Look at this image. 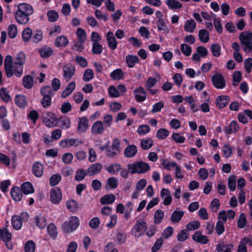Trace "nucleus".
I'll return each mask as SVG.
<instances>
[{
  "instance_id": "f257e3e1",
  "label": "nucleus",
  "mask_w": 252,
  "mask_h": 252,
  "mask_svg": "<svg viewBox=\"0 0 252 252\" xmlns=\"http://www.w3.org/2000/svg\"><path fill=\"white\" fill-rule=\"evenodd\" d=\"M241 47L245 53L248 54L252 51V32H244L239 36Z\"/></svg>"
},
{
  "instance_id": "f03ea898",
  "label": "nucleus",
  "mask_w": 252,
  "mask_h": 252,
  "mask_svg": "<svg viewBox=\"0 0 252 252\" xmlns=\"http://www.w3.org/2000/svg\"><path fill=\"white\" fill-rule=\"evenodd\" d=\"M40 94L42 96L41 104L44 108L49 107L52 104V96L54 95L53 91L49 86H45L40 89Z\"/></svg>"
},
{
  "instance_id": "7ed1b4c3",
  "label": "nucleus",
  "mask_w": 252,
  "mask_h": 252,
  "mask_svg": "<svg viewBox=\"0 0 252 252\" xmlns=\"http://www.w3.org/2000/svg\"><path fill=\"white\" fill-rule=\"evenodd\" d=\"M25 60L26 56L23 52H20L17 54L14 63H13L14 75L16 76L20 77L22 76Z\"/></svg>"
},
{
  "instance_id": "20e7f679",
  "label": "nucleus",
  "mask_w": 252,
  "mask_h": 252,
  "mask_svg": "<svg viewBox=\"0 0 252 252\" xmlns=\"http://www.w3.org/2000/svg\"><path fill=\"white\" fill-rule=\"evenodd\" d=\"M128 171L131 174L144 173L150 169V166L147 163L142 161L135 162L127 165Z\"/></svg>"
},
{
  "instance_id": "39448f33",
  "label": "nucleus",
  "mask_w": 252,
  "mask_h": 252,
  "mask_svg": "<svg viewBox=\"0 0 252 252\" xmlns=\"http://www.w3.org/2000/svg\"><path fill=\"white\" fill-rule=\"evenodd\" d=\"M121 151L120 140L115 138L112 142V145L108 148L106 151V155L107 157L114 158Z\"/></svg>"
},
{
  "instance_id": "423d86ee",
  "label": "nucleus",
  "mask_w": 252,
  "mask_h": 252,
  "mask_svg": "<svg viewBox=\"0 0 252 252\" xmlns=\"http://www.w3.org/2000/svg\"><path fill=\"white\" fill-rule=\"evenodd\" d=\"M43 124L49 127H55L57 126L58 120L55 114L51 112H46L42 115Z\"/></svg>"
},
{
  "instance_id": "0eeeda50",
  "label": "nucleus",
  "mask_w": 252,
  "mask_h": 252,
  "mask_svg": "<svg viewBox=\"0 0 252 252\" xmlns=\"http://www.w3.org/2000/svg\"><path fill=\"white\" fill-rule=\"evenodd\" d=\"M11 238L12 234L7 227H4L0 229V239L5 243L6 247L9 250H11L13 248V244L11 242Z\"/></svg>"
},
{
  "instance_id": "6e6552de",
  "label": "nucleus",
  "mask_w": 252,
  "mask_h": 252,
  "mask_svg": "<svg viewBox=\"0 0 252 252\" xmlns=\"http://www.w3.org/2000/svg\"><path fill=\"white\" fill-rule=\"evenodd\" d=\"M211 79L213 85L218 89H222L226 86L225 80L220 73H216Z\"/></svg>"
},
{
  "instance_id": "1a4fd4ad",
  "label": "nucleus",
  "mask_w": 252,
  "mask_h": 252,
  "mask_svg": "<svg viewBox=\"0 0 252 252\" xmlns=\"http://www.w3.org/2000/svg\"><path fill=\"white\" fill-rule=\"evenodd\" d=\"M83 143V141L82 140L69 138L61 140L59 145L62 148H67L72 146L78 147Z\"/></svg>"
},
{
  "instance_id": "9d476101",
  "label": "nucleus",
  "mask_w": 252,
  "mask_h": 252,
  "mask_svg": "<svg viewBox=\"0 0 252 252\" xmlns=\"http://www.w3.org/2000/svg\"><path fill=\"white\" fill-rule=\"evenodd\" d=\"M12 57L10 55H7L4 60V68L7 77H11L14 74V68L13 67L12 64Z\"/></svg>"
},
{
  "instance_id": "9b49d317",
  "label": "nucleus",
  "mask_w": 252,
  "mask_h": 252,
  "mask_svg": "<svg viewBox=\"0 0 252 252\" xmlns=\"http://www.w3.org/2000/svg\"><path fill=\"white\" fill-rule=\"evenodd\" d=\"M63 72L64 78L68 81L75 74V67L71 64L64 65L63 67Z\"/></svg>"
},
{
  "instance_id": "f8f14e48",
  "label": "nucleus",
  "mask_w": 252,
  "mask_h": 252,
  "mask_svg": "<svg viewBox=\"0 0 252 252\" xmlns=\"http://www.w3.org/2000/svg\"><path fill=\"white\" fill-rule=\"evenodd\" d=\"M62 194L59 188H54L50 191V199L54 204H58L61 200Z\"/></svg>"
},
{
  "instance_id": "ddd939ff",
  "label": "nucleus",
  "mask_w": 252,
  "mask_h": 252,
  "mask_svg": "<svg viewBox=\"0 0 252 252\" xmlns=\"http://www.w3.org/2000/svg\"><path fill=\"white\" fill-rule=\"evenodd\" d=\"M146 223L145 221L139 222L132 229V233L135 236L139 237L146 231Z\"/></svg>"
},
{
  "instance_id": "4468645a",
  "label": "nucleus",
  "mask_w": 252,
  "mask_h": 252,
  "mask_svg": "<svg viewBox=\"0 0 252 252\" xmlns=\"http://www.w3.org/2000/svg\"><path fill=\"white\" fill-rule=\"evenodd\" d=\"M133 93L136 101L141 102L146 99V93L143 88L141 87L137 88L134 90Z\"/></svg>"
},
{
  "instance_id": "2eb2a0df",
  "label": "nucleus",
  "mask_w": 252,
  "mask_h": 252,
  "mask_svg": "<svg viewBox=\"0 0 252 252\" xmlns=\"http://www.w3.org/2000/svg\"><path fill=\"white\" fill-rule=\"evenodd\" d=\"M105 129V126L101 121H97L94 123L91 128L92 133L94 135L101 134Z\"/></svg>"
},
{
  "instance_id": "dca6fc26",
  "label": "nucleus",
  "mask_w": 252,
  "mask_h": 252,
  "mask_svg": "<svg viewBox=\"0 0 252 252\" xmlns=\"http://www.w3.org/2000/svg\"><path fill=\"white\" fill-rule=\"evenodd\" d=\"M247 244L252 246V239L248 237H244L239 242L238 252H247Z\"/></svg>"
},
{
  "instance_id": "f3484780",
  "label": "nucleus",
  "mask_w": 252,
  "mask_h": 252,
  "mask_svg": "<svg viewBox=\"0 0 252 252\" xmlns=\"http://www.w3.org/2000/svg\"><path fill=\"white\" fill-rule=\"evenodd\" d=\"M102 168V165L99 163H95L90 166L87 169V175L92 176L100 173Z\"/></svg>"
},
{
  "instance_id": "a211bd4d",
  "label": "nucleus",
  "mask_w": 252,
  "mask_h": 252,
  "mask_svg": "<svg viewBox=\"0 0 252 252\" xmlns=\"http://www.w3.org/2000/svg\"><path fill=\"white\" fill-rule=\"evenodd\" d=\"M17 11L23 14H26L27 15L30 16L33 13V9L32 6L26 3H22L18 5Z\"/></svg>"
},
{
  "instance_id": "6ab92c4d",
  "label": "nucleus",
  "mask_w": 252,
  "mask_h": 252,
  "mask_svg": "<svg viewBox=\"0 0 252 252\" xmlns=\"http://www.w3.org/2000/svg\"><path fill=\"white\" fill-rule=\"evenodd\" d=\"M88 123V119L86 117H82L79 119L77 127L78 133L81 134L86 132L89 126Z\"/></svg>"
},
{
  "instance_id": "aec40b11",
  "label": "nucleus",
  "mask_w": 252,
  "mask_h": 252,
  "mask_svg": "<svg viewBox=\"0 0 252 252\" xmlns=\"http://www.w3.org/2000/svg\"><path fill=\"white\" fill-rule=\"evenodd\" d=\"M32 172L37 178H40L43 174V166L39 161L34 162L32 166Z\"/></svg>"
},
{
  "instance_id": "412c9836",
  "label": "nucleus",
  "mask_w": 252,
  "mask_h": 252,
  "mask_svg": "<svg viewBox=\"0 0 252 252\" xmlns=\"http://www.w3.org/2000/svg\"><path fill=\"white\" fill-rule=\"evenodd\" d=\"M229 100V96L227 95H220L216 98V106L220 109L223 108L227 105Z\"/></svg>"
},
{
  "instance_id": "4be33fe9",
  "label": "nucleus",
  "mask_w": 252,
  "mask_h": 252,
  "mask_svg": "<svg viewBox=\"0 0 252 252\" xmlns=\"http://www.w3.org/2000/svg\"><path fill=\"white\" fill-rule=\"evenodd\" d=\"M79 224L78 221H64L62 227L64 232H71L78 227Z\"/></svg>"
},
{
  "instance_id": "5701e85b",
  "label": "nucleus",
  "mask_w": 252,
  "mask_h": 252,
  "mask_svg": "<svg viewBox=\"0 0 252 252\" xmlns=\"http://www.w3.org/2000/svg\"><path fill=\"white\" fill-rule=\"evenodd\" d=\"M106 39L108 46L112 50H115L117 48L118 42L112 32H108L106 34Z\"/></svg>"
},
{
  "instance_id": "b1692460",
  "label": "nucleus",
  "mask_w": 252,
  "mask_h": 252,
  "mask_svg": "<svg viewBox=\"0 0 252 252\" xmlns=\"http://www.w3.org/2000/svg\"><path fill=\"white\" fill-rule=\"evenodd\" d=\"M137 153V147L134 145H130L127 146L124 152L125 156L128 158L134 157Z\"/></svg>"
},
{
  "instance_id": "393cba45",
  "label": "nucleus",
  "mask_w": 252,
  "mask_h": 252,
  "mask_svg": "<svg viewBox=\"0 0 252 252\" xmlns=\"http://www.w3.org/2000/svg\"><path fill=\"white\" fill-rule=\"evenodd\" d=\"M10 193L12 199L15 201H19L22 198V191L18 187L12 188L11 189Z\"/></svg>"
},
{
  "instance_id": "a878e982",
  "label": "nucleus",
  "mask_w": 252,
  "mask_h": 252,
  "mask_svg": "<svg viewBox=\"0 0 252 252\" xmlns=\"http://www.w3.org/2000/svg\"><path fill=\"white\" fill-rule=\"evenodd\" d=\"M15 18L18 23L22 25L26 24L29 21V16L27 15L26 14H23L18 11L15 12Z\"/></svg>"
},
{
  "instance_id": "bb28decb",
  "label": "nucleus",
  "mask_w": 252,
  "mask_h": 252,
  "mask_svg": "<svg viewBox=\"0 0 252 252\" xmlns=\"http://www.w3.org/2000/svg\"><path fill=\"white\" fill-rule=\"evenodd\" d=\"M192 239L196 241L197 243H199L202 244H207L209 239L206 236L203 235L202 233L199 231H196L193 235H192Z\"/></svg>"
},
{
  "instance_id": "cd10ccee",
  "label": "nucleus",
  "mask_w": 252,
  "mask_h": 252,
  "mask_svg": "<svg viewBox=\"0 0 252 252\" xmlns=\"http://www.w3.org/2000/svg\"><path fill=\"white\" fill-rule=\"evenodd\" d=\"M239 126L238 123L235 121H232L229 126H225L224 127V131L228 134H230L233 132H236L238 131Z\"/></svg>"
},
{
  "instance_id": "c85d7f7f",
  "label": "nucleus",
  "mask_w": 252,
  "mask_h": 252,
  "mask_svg": "<svg viewBox=\"0 0 252 252\" xmlns=\"http://www.w3.org/2000/svg\"><path fill=\"white\" fill-rule=\"evenodd\" d=\"M160 195L163 199V204L164 205H169L172 201V197L169 191L167 189H162L160 191Z\"/></svg>"
},
{
  "instance_id": "c756f323",
  "label": "nucleus",
  "mask_w": 252,
  "mask_h": 252,
  "mask_svg": "<svg viewBox=\"0 0 252 252\" xmlns=\"http://www.w3.org/2000/svg\"><path fill=\"white\" fill-rule=\"evenodd\" d=\"M126 62L128 67L132 68L139 63V59L135 55H128L126 57Z\"/></svg>"
},
{
  "instance_id": "7c9ffc66",
  "label": "nucleus",
  "mask_w": 252,
  "mask_h": 252,
  "mask_svg": "<svg viewBox=\"0 0 252 252\" xmlns=\"http://www.w3.org/2000/svg\"><path fill=\"white\" fill-rule=\"evenodd\" d=\"M76 86V83L74 81H72L69 83L63 91L61 94L62 98H65L69 95L74 90Z\"/></svg>"
},
{
  "instance_id": "2f4dec72",
  "label": "nucleus",
  "mask_w": 252,
  "mask_h": 252,
  "mask_svg": "<svg viewBox=\"0 0 252 252\" xmlns=\"http://www.w3.org/2000/svg\"><path fill=\"white\" fill-rule=\"evenodd\" d=\"M110 77L113 80H120L124 78V72L121 68H117L110 73Z\"/></svg>"
},
{
  "instance_id": "473e14b6",
  "label": "nucleus",
  "mask_w": 252,
  "mask_h": 252,
  "mask_svg": "<svg viewBox=\"0 0 252 252\" xmlns=\"http://www.w3.org/2000/svg\"><path fill=\"white\" fill-rule=\"evenodd\" d=\"M116 197L113 194H107L103 195L100 199V202L101 204H109L114 202Z\"/></svg>"
},
{
  "instance_id": "72a5a7b5",
  "label": "nucleus",
  "mask_w": 252,
  "mask_h": 252,
  "mask_svg": "<svg viewBox=\"0 0 252 252\" xmlns=\"http://www.w3.org/2000/svg\"><path fill=\"white\" fill-rule=\"evenodd\" d=\"M39 53L42 58H46L52 55L53 50L51 47L45 46L39 49Z\"/></svg>"
},
{
  "instance_id": "f704fd0d",
  "label": "nucleus",
  "mask_w": 252,
  "mask_h": 252,
  "mask_svg": "<svg viewBox=\"0 0 252 252\" xmlns=\"http://www.w3.org/2000/svg\"><path fill=\"white\" fill-rule=\"evenodd\" d=\"M196 23L193 19L188 20L184 25V30L186 32L192 33L196 28Z\"/></svg>"
},
{
  "instance_id": "c9c22d12",
  "label": "nucleus",
  "mask_w": 252,
  "mask_h": 252,
  "mask_svg": "<svg viewBox=\"0 0 252 252\" xmlns=\"http://www.w3.org/2000/svg\"><path fill=\"white\" fill-rule=\"evenodd\" d=\"M165 3L171 10L180 9L182 7V4L176 0H166Z\"/></svg>"
},
{
  "instance_id": "e433bc0d",
  "label": "nucleus",
  "mask_w": 252,
  "mask_h": 252,
  "mask_svg": "<svg viewBox=\"0 0 252 252\" xmlns=\"http://www.w3.org/2000/svg\"><path fill=\"white\" fill-rule=\"evenodd\" d=\"M153 145L154 142L150 138L142 139L140 140V147L144 150H149Z\"/></svg>"
},
{
  "instance_id": "4c0bfd02",
  "label": "nucleus",
  "mask_w": 252,
  "mask_h": 252,
  "mask_svg": "<svg viewBox=\"0 0 252 252\" xmlns=\"http://www.w3.org/2000/svg\"><path fill=\"white\" fill-rule=\"evenodd\" d=\"M233 247L232 244L225 245L222 242L217 245L216 251L217 252H231Z\"/></svg>"
},
{
  "instance_id": "58836bf2",
  "label": "nucleus",
  "mask_w": 252,
  "mask_h": 252,
  "mask_svg": "<svg viewBox=\"0 0 252 252\" xmlns=\"http://www.w3.org/2000/svg\"><path fill=\"white\" fill-rule=\"evenodd\" d=\"M68 43V39L63 35L57 37L55 41V45L57 47H65Z\"/></svg>"
},
{
  "instance_id": "ea45409f",
  "label": "nucleus",
  "mask_w": 252,
  "mask_h": 252,
  "mask_svg": "<svg viewBox=\"0 0 252 252\" xmlns=\"http://www.w3.org/2000/svg\"><path fill=\"white\" fill-rule=\"evenodd\" d=\"M21 189L25 194H28L34 192V189L32 185L29 182L22 184L21 187Z\"/></svg>"
},
{
  "instance_id": "a19ab883",
  "label": "nucleus",
  "mask_w": 252,
  "mask_h": 252,
  "mask_svg": "<svg viewBox=\"0 0 252 252\" xmlns=\"http://www.w3.org/2000/svg\"><path fill=\"white\" fill-rule=\"evenodd\" d=\"M16 105L21 108H24L27 105V101L25 96L23 95H16L15 98Z\"/></svg>"
},
{
  "instance_id": "79ce46f5",
  "label": "nucleus",
  "mask_w": 252,
  "mask_h": 252,
  "mask_svg": "<svg viewBox=\"0 0 252 252\" xmlns=\"http://www.w3.org/2000/svg\"><path fill=\"white\" fill-rule=\"evenodd\" d=\"M156 25L159 32L163 31L165 33H168L169 32V30L164 19H158L156 23Z\"/></svg>"
},
{
  "instance_id": "37998d69",
  "label": "nucleus",
  "mask_w": 252,
  "mask_h": 252,
  "mask_svg": "<svg viewBox=\"0 0 252 252\" xmlns=\"http://www.w3.org/2000/svg\"><path fill=\"white\" fill-rule=\"evenodd\" d=\"M23 85L26 89H31L33 85V80L32 76L30 75L24 76L23 78Z\"/></svg>"
},
{
  "instance_id": "c03bdc74",
  "label": "nucleus",
  "mask_w": 252,
  "mask_h": 252,
  "mask_svg": "<svg viewBox=\"0 0 252 252\" xmlns=\"http://www.w3.org/2000/svg\"><path fill=\"white\" fill-rule=\"evenodd\" d=\"M0 97L5 102L8 103L11 100V97L9 94V92L5 88L0 89Z\"/></svg>"
},
{
  "instance_id": "a18cd8bd",
  "label": "nucleus",
  "mask_w": 252,
  "mask_h": 252,
  "mask_svg": "<svg viewBox=\"0 0 252 252\" xmlns=\"http://www.w3.org/2000/svg\"><path fill=\"white\" fill-rule=\"evenodd\" d=\"M118 185V180L115 177H110L107 179L105 189H108V186L111 189H116Z\"/></svg>"
},
{
  "instance_id": "49530a36",
  "label": "nucleus",
  "mask_w": 252,
  "mask_h": 252,
  "mask_svg": "<svg viewBox=\"0 0 252 252\" xmlns=\"http://www.w3.org/2000/svg\"><path fill=\"white\" fill-rule=\"evenodd\" d=\"M198 36L199 39L202 42L207 43L209 40V33L206 30L202 29L199 30Z\"/></svg>"
},
{
  "instance_id": "de8ad7c7",
  "label": "nucleus",
  "mask_w": 252,
  "mask_h": 252,
  "mask_svg": "<svg viewBox=\"0 0 252 252\" xmlns=\"http://www.w3.org/2000/svg\"><path fill=\"white\" fill-rule=\"evenodd\" d=\"M161 164L164 168L168 170H170L171 167L175 168L178 165L176 162L174 161L170 162L168 159L165 158L161 160Z\"/></svg>"
},
{
  "instance_id": "09e8293b",
  "label": "nucleus",
  "mask_w": 252,
  "mask_h": 252,
  "mask_svg": "<svg viewBox=\"0 0 252 252\" xmlns=\"http://www.w3.org/2000/svg\"><path fill=\"white\" fill-rule=\"evenodd\" d=\"M32 30L30 28H27L24 29L22 32V39L23 40L27 42L30 40L32 35Z\"/></svg>"
},
{
  "instance_id": "8fccbe9b",
  "label": "nucleus",
  "mask_w": 252,
  "mask_h": 252,
  "mask_svg": "<svg viewBox=\"0 0 252 252\" xmlns=\"http://www.w3.org/2000/svg\"><path fill=\"white\" fill-rule=\"evenodd\" d=\"M121 169V165L118 163L113 164L107 168V171L112 174H116Z\"/></svg>"
},
{
  "instance_id": "3c124183",
  "label": "nucleus",
  "mask_w": 252,
  "mask_h": 252,
  "mask_svg": "<svg viewBox=\"0 0 252 252\" xmlns=\"http://www.w3.org/2000/svg\"><path fill=\"white\" fill-rule=\"evenodd\" d=\"M76 35L78 37V41L81 42H84L86 39V33L84 30L79 28L76 31Z\"/></svg>"
},
{
  "instance_id": "603ef678",
  "label": "nucleus",
  "mask_w": 252,
  "mask_h": 252,
  "mask_svg": "<svg viewBox=\"0 0 252 252\" xmlns=\"http://www.w3.org/2000/svg\"><path fill=\"white\" fill-rule=\"evenodd\" d=\"M87 175V170L79 169L76 171L75 179L77 181H81Z\"/></svg>"
},
{
  "instance_id": "864d4df0",
  "label": "nucleus",
  "mask_w": 252,
  "mask_h": 252,
  "mask_svg": "<svg viewBox=\"0 0 252 252\" xmlns=\"http://www.w3.org/2000/svg\"><path fill=\"white\" fill-rule=\"evenodd\" d=\"M169 131L167 129L160 128L157 131L156 136L159 139H164L169 135Z\"/></svg>"
},
{
  "instance_id": "5fc2aeb1",
  "label": "nucleus",
  "mask_w": 252,
  "mask_h": 252,
  "mask_svg": "<svg viewBox=\"0 0 252 252\" xmlns=\"http://www.w3.org/2000/svg\"><path fill=\"white\" fill-rule=\"evenodd\" d=\"M66 206L69 211L70 212H74L77 210L78 204L75 200H70L66 202Z\"/></svg>"
},
{
  "instance_id": "6e6d98bb",
  "label": "nucleus",
  "mask_w": 252,
  "mask_h": 252,
  "mask_svg": "<svg viewBox=\"0 0 252 252\" xmlns=\"http://www.w3.org/2000/svg\"><path fill=\"white\" fill-rule=\"evenodd\" d=\"M62 177L59 174L53 175L49 179V184L51 186L57 185L61 180Z\"/></svg>"
},
{
  "instance_id": "4d7b16f0",
  "label": "nucleus",
  "mask_w": 252,
  "mask_h": 252,
  "mask_svg": "<svg viewBox=\"0 0 252 252\" xmlns=\"http://www.w3.org/2000/svg\"><path fill=\"white\" fill-rule=\"evenodd\" d=\"M210 48L214 56L218 57L220 55L221 48L219 44L217 43L212 44Z\"/></svg>"
},
{
  "instance_id": "13d9d810",
  "label": "nucleus",
  "mask_w": 252,
  "mask_h": 252,
  "mask_svg": "<svg viewBox=\"0 0 252 252\" xmlns=\"http://www.w3.org/2000/svg\"><path fill=\"white\" fill-rule=\"evenodd\" d=\"M150 131V127L148 125H142L138 126L137 129V133L141 135H144Z\"/></svg>"
},
{
  "instance_id": "bf43d9fd",
  "label": "nucleus",
  "mask_w": 252,
  "mask_h": 252,
  "mask_svg": "<svg viewBox=\"0 0 252 252\" xmlns=\"http://www.w3.org/2000/svg\"><path fill=\"white\" fill-rule=\"evenodd\" d=\"M47 15L48 18V20L50 22H54L56 21L58 18V13L55 10H49L47 12Z\"/></svg>"
},
{
  "instance_id": "052dcab7",
  "label": "nucleus",
  "mask_w": 252,
  "mask_h": 252,
  "mask_svg": "<svg viewBox=\"0 0 252 252\" xmlns=\"http://www.w3.org/2000/svg\"><path fill=\"white\" fill-rule=\"evenodd\" d=\"M47 232L52 238H55L57 234V228L54 223H51L47 226Z\"/></svg>"
},
{
  "instance_id": "680f3d73",
  "label": "nucleus",
  "mask_w": 252,
  "mask_h": 252,
  "mask_svg": "<svg viewBox=\"0 0 252 252\" xmlns=\"http://www.w3.org/2000/svg\"><path fill=\"white\" fill-rule=\"evenodd\" d=\"M8 36L10 38H14L17 33V28L15 25L11 24L8 28Z\"/></svg>"
},
{
  "instance_id": "e2e57ef3",
  "label": "nucleus",
  "mask_w": 252,
  "mask_h": 252,
  "mask_svg": "<svg viewBox=\"0 0 252 252\" xmlns=\"http://www.w3.org/2000/svg\"><path fill=\"white\" fill-rule=\"evenodd\" d=\"M30 216L26 212L22 213L19 216H13L11 220H27L29 219Z\"/></svg>"
},
{
  "instance_id": "0e129e2a",
  "label": "nucleus",
  "mask_w": 252,
  "mask_h": 252,
  "mask_svg": "<svg viewBox=\"0 0 252 252\" xmlns=\"http://www.w3.org/2000/svg\"><path fill=\"white\" fill-rule=\"evenodd\" d=\"M94 78V72L92 69L88 68L85 71L83 75V80L88 82Z\"/></svg>"
},
{
  "instance_id": "69168bd1",
  "label": "nucleus",
  "mask_w": 252,
  "mask_h": 252,
  "mask_svg": "<svg viewBox=\"0 0 252 252\" xmlns=\"http://www.w3.org/2000/svg\"><path fill=\"white\" fill-rule=\"evenodd\" d=\"M103 50L102 45L98 43H93L92 47V52L94 54L99 55L101 54Z\"/></svg>"
},
{
  "instance_id": "338daca9",
  "label": "nucleus",
  "mask_w": 252,
  "mask_h": 252,
  "mask_svg": "<svg viewBox=\"0 0 252 252\" xmlns=\"http://www.w3.org/2000/svg\"><path fill=\"white\" fill-rule=\"evenodd\" d=\"M163 244V240L162 238H158V239L156 242H155L152 248L151 251L152 252H158L161 247Z\"/></svg>"
},
{
  "instance_id": "774afa93",
  "label": "nucleus",
  "mask_w": 252,
  "mask_h": 252,
  "mask_svg": "<svg viewBox=\"0 0 252 252\" xmlns=\"http://www.w3.org/2000/svg\"><path fill=\"white\" fill-rule=\"evenodd\" d=\"M35 248V246L34 242L32 240L29 241L25 244V252H34Z\"/></svg>"
}]
</instances>
